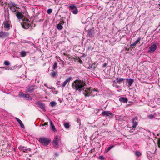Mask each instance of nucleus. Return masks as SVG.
Segmentation results:
<instances>
[{
  "mask_svg": "<svg viewBox=\"0 0 160 160\" xmlns=\"http://www.w3.org/2000/svg\"><path fill=\"white\" fill-rule=\"evenodd\" d=\"M85 85V84L83 81L77 80L74 82L72 86L73 89L81 92L82 90L84 92V87Z\"/></svg>",
  "mask_w": 160,
  "mask_h": 160,
  "instance_id": "obj_1",
  "label": "nucleus"
},
{
  "mask_svg": "<svg viewBox=\"0 0 160 160\" xmlns=\"http://www.w3.org/2000/svg\"><path fill=\"white\" fill-rule=\"evenodd\" d=\"M91 87L87 88L84 91L83 94L85 97H94L95 95H97V92H98V89L95 88L91 89Z\"/></svg>",
  "mask_w": 160,
  "mask_h": 160,
  "instance_id": "obj_2",
  "label": "nucleus"
},
{
  "mask_svg": "<svg viewBox=\"0 0 160 160\" xmlns=\"http://www.w3.org/2000/svg\"><path fill=\"white\" fill-rule=\"evenodd\" d=\"M38 140L44 146L48 145L51 142V140L49 138L44 137L40 138Z\"/></svg>",
  "mask_w": 160,
  "mask_h": 160,
  "instance_id": "obj_3",
  "label": "nucleus"
},
{
  "mask_svg": "<svg viewBox=\"0 0 160 160\" xmlns=\"http://www.w3.org/2000/svg\"><path fill=\"white\" fill-rule=\"evenodd\" d=\"M29 20L25 18H24V19L22 20L23 24L21 23L22 27L25 29H27L29 28L28 23Z\"/></svg>",
  "mask_w": 160,
  "mask_h": 160,
  "instance_id": "obj_4",
  "label": "nucleus"
},
{
  "mask_svg": "<svg viewBox=\"0 0 160 160\" xmlns=\"http://www.w3.org/2000/svg\"><path fill=\"white\" fill-rule=\"evenodd\" d=\"M70 10H71V12L74 14H76L78 13V10L76 6L74 5H72L69 6Z\"/></svg>",
  "mask_w": 160,
  "mask_h": 160,
  "instance_id": "obj_5",
  "label": "nucleus"
},
{
  "mask_svg": "<svg viewBox=\"0 0 160 160\" xmlns=\"http://www.w3.org/2000/svg\"><path fill=\"white\" fill-rule=\"evenodd\" d=\"M157 46L155 44H151L148 48V52L150 53H153L156 49Z\"/></svg>",
  "mask_w": 160,
  "mask_h": 160,
  "instance_id": "obj_6",
  "label": "nucleus"
},
{
  "mask_svg": "<svg viewBox=\"0 0 160 160\" xmlns=\"http://www.w3.org/2000/svg\"><path fill=\"white\" fill-rule=\"evenodd\" d=\"M35 86L34 85H29L26 88V92L29 93H31L33 92L34 91V87Z\"/></svg>",
  "mask_w": 160,
  "mask_h": 160,
  "instance_id": "obj_7",
  "label": "nucleus"
},
{
  "mask_svg": "<svg viewBox=\"0 0 160 160\" xmlns=\"http://www.w3.org/2000/svg\"><path fill=\"white\" fill-rule=\"evenodd\" d=\"M138 120V117H135L133 118L132 119V122L133 123L132 128H134V130H135V128L138 125V123L137 122Z\"/></svg>",
  "mask_w": 160,
  "mask_h": 160,
  "instance_id": "obj_8",
  "label": "nucleus"
},
{
  "mask_svg": "<svg viewBox=\"0 0 160 160\" xmlns=\"http://www.w3.org/2000/svg\"><path fill=\"white\" fill-rule=\"evenodd\" d=\"M102 114L103 116L106 117H107L108 116H112L114 115L113 113L109 111H103L102 112Z\"/></svg>",
  "mask_w": 160,
  "mask_h": 160,
  "instance_id": "obj_9",
  "label": "nucleus"
},
{
  "mask_svg": "<svg viewBox=\"0 0 160 160\" xmlns=\"http://www.w3.org/2000/svg\"><path fill=\"white\" fill-rule=\"evenodd\" d=\"M15 14H16V15L17 17V18L19 20L21 19L22 21V20L23 19H24V16L22 14L21 12H16Z\"/></svg>",
  "mask_w": 160,
  "mask_h": 160,
  "instance_id": "obj_10",
  "label": "nucleus"
},
{
  "mask_svg": "<svg viewBox=\"0 0 160 160\" xmlns=\"http://www.w3.org/2000/svg\"><path fill=\"white\" fill-rule=\"evenodd\" d=\"M58 138L56 136L53 141V144L54 147L57 148L58 147Z\"/></svg>",
  "mask_w": 160,
  "mask_h": 160,
  "instance_id": "obj_11",
  "label": "nucleus"
},
{
  "mask_svg": "<svg viewBox=\"0 0 160 160\" xmlns=\"http://www.w3.org/2000/svg\"><path fill=\"white\" fill-rule=\"evenodd\" d=\"M18 96L19 97H24L26 98H27V99L28 100H31L32 99V97L29 96L28 95L22 93L21 92L18 94Z\"/></svg>",
  "mask_w": 160,
  "mask_h": 160,
  "instance_id": "obj_12",
  "label": "nucleus"
},
{
  "mask_svg": "<svg viewBox=\"0 0 160 160\" xmlns=\"http://www.w3.org/2000/svg\"><path fill=\"white\" fill-rule=\"evenodd\" d=\"M36 104L42 109L44 110L45 108L44 104L40 101H37L36 103Z\"/></svg>",
  "mask_w": 160,
  "mask_h": 160,
  "instance_id": "obj_13",
  "label": "nucleus"
},
{
  "mask_svg": "<svg viewBox=\"0 0 160 160\" xmlns=\"http://www.w3.org/2000/svg\"><path fill=\"white\" fill-rule=\"evenodd\" d=\"M9 20H7L5 21L3 23V25L4 26V28L9 29L10 27V25L9 23Z\"/></svg>",
  "mask_w": 160,
  "mask_h": 160,
  "instance_id": "obj_14",
  "label": "nucleus"
},
{
  "mask_svg": "<svg viewBox=\"0 0 160 160\" xmlns=\"http://www.w3.org/2000/svg\"><path fill=\"white\" fill-rule=\"evenodd\" d=\"M8 36V32L1 31L0 32V37L2 38H4L7 37Z\"/></svg>",
  "mask_w": 160,
  "mask_h": 160,
  "instance_id": "obj_15",
  "label": "nucleus"
},
{
  "mask_svg": "<svg viewBox=\"0 0 160 160\" xmlns=\"http://www.w3.org/2000/svg\"><path fill=\"white\" fill-rule=\"evenodd\" d=\"M126 82L128 84L129 87L131 86L134 82V80L131 78L126 79Z\"/></svg>",
  "mask_w": 160,
  "mask_h": 160,
  "instance_id": "obj_16",
  "label": "nucleus"
},
{
  "mask_svg": "<svg viewBox=\"0 0 160 160\" xmlns=\"http://www.w3.org/2000/svg\"><path fill=\"white\" fill-rule=\"evenodd\" d=\"M159 115V113L158 112L155 113H154L153 114L149 115H148V117L150 119H152L154 117L155 118L156 117H158V116Z\"/></svg>",
  "mask_w": 160,
  "mask_h": 160,
  "instance_id": "obj_17",
  "label": "nucleus"
},
{
  "mask_svg": "<svg viewBox=\"0 0 160 160\" xmlns=\"http://www.w3.org/2000/svg\"><path fill=\"white\" fill-rule=\"evenodd\" d=\"M15 119L16 120V121L19 123L21 127L22 128H25L24 126V124H23L22 121L17 117H16Z\"/></svg>",
  "mask_w": 160,
  "mask_h": 160,
  "instance_id": "obj_18",
  "label": "nucleus"
},
{
  "mask_svg": "<svg viewBox=\"0 0 160 160\" xmlns=\"http://www.w3.org/2000/svg\"><path fill=\"white\" fill-rule=\"evenodd\" d=\"M88 35L90 37H92L94 32V30L93 29H90L88 31Z\"/></svg>",
  "mask_w": 160,
  "mask_h": 160,
  "instance_id": "obj_19",
  "label": "nucleus"
},
{
  "mask_svg": "<svg viewBox=\"0 0 160 160\" xmlns=\"http://www.w3.org/2000/svg\"><path fill=\"white\" fill-rule=\"evenodd\" d=\"M50 126L51 130L54 132L56 131V130L55 128V127L52 122L51 121H50Z\"/></svg>",
  "mask_w": 160,
  "mask_h": 160,
  "instance_id": "obj_20",
  "label": "nucleus"
},
{
  "mask_svg": "<svg viewBox=\"0 0 160 160\" xmlns=\"http://www.w3.org/2000/svg\"><path fill=\"white\" fill-rule=\"evenodd\" d=\"M119 100L121 102L126 103L128 102V99L127 98L122 97L119 98Z\"/></svg>",
  "mask_w": 160,
  "mask_h": 160,
  "instance_id": "obj_21",
  "label": "nucleus"
},
{
  "mask_svg": "<svg viewBox=\"0 0 160 160\" xmlns=\"http://www.w3.org/2000/svg\"><path fill=\"white\" fill-rule=\"evenodd\" d=\"M71 77H69L68 78L66 79L65 81H64V82H63V83L62 85V87L63 88H64L66 85L67 83L70 81V80L71 79Z\"/></svg>",
  "mask_w": 160,
  "mask_h": 160,
  "instance_id": "obj_22",
  "label": "nucleus"
},
{
  "mask_svg": "<svg viewBox=\"0 0 160 160\" xmlns=\"http://www.w3.org/2000/svg\"><path fill=\"white\" fill-rule=\"evenodd\" d=\"M9 8L11 10V11L12 12H18V10H17V7H12L11 6H8Z\"/></svg>",
  "mask_w": 160,
  "mask_h": 160,
  "instance_id": "obj_23",
  "label": "nucleus"
},
{
  "mask_svg": "<svg viewBox=\"0 0 160 160\" xmlns=\"http://www.w3.org/2000/svg\"><path fill=\"white\" fill-rule=\"evenodd\" d=\"M24 147H20L19 148V149L21 150H22V151H23L24 152H26V153H28V149H24Z\"/></svg>",
  "mask_w": 160,
  "mask_h": 160,
  "instance_id": "obj_24",
  "label": "nucleus"
},
{
  "mask_svg": "<svg viewBox=\"0 0 160 160\" xmlns=\"http://www.w3.org/2000/svg\"><path fill=\"white\" fill-rule=\"evenodd\" d=\"M58 72H52L50 73V75L53 77H55L57 75Z\"/></svg>",
  "mask_w": 160,
  "mask_h": 160,
  "instance_id": "obj_25",
  "label": "nucleus"
},
{
  "mask_svg": "<svg viewBox=\"0 0 160 160\" xmlns=\"http://www.w3.org/2000/svg\"><path fill=\"white\" fill-rule=\"evenodd\" d=\"M117 82H118V83L120 84L121 83V82L123 81L124 79L122 78H121L118 79V78H117Z\"/></svg>",
  "mask_w": 160,
  "mask_h": 160,
  "instance_id": "obj_26",
  "label": "nucleus"
},
{
  "mask_svg": "<svg viewBox=\"0 0 160 160\" xmlns=\"http://www.w3.org/2000/svg\"><path fill=\"white\" fill-rule=\"evenodd\" d=\"M8 6H11L12 7H17V5L13 2H11L8 4Z\"/></svg>",
  "mask_w": 160,
  "mask_h": 160,
  "instance_id": "obj_27",
  "label": "nucleus"
},
{
  "mask_svg": "<svg viewBox=\"0 0 160 160\" xmlns=\"http://www.w3.org/2000/svg\"><path fill=\"white\" fill-rule=\"evenodd\" d=\"M114 145H112L109 146L105 150V152H108L111 149L113 148L114 147Z\"/></svg>",
  "mask_w": 160,
  "mask_h": 160,
  "instance_id": "obj_28",
  "label": "nucleus"
},
{
  "mask_svg": "<svg viewBox=\"0 0 160 160\" xmlns=\"http://www.w3.org/2000/svg\"><path fill=\"white\" fill-rule=\"evenodd\" d=\"M20 53L21 56L22 57H24L26 55V52L24 51H22L20 52Z\"/></svg>",
  "mask_w": 160,
  "mask_h": 160,
  "instance_id": "obj_29",
  "label": "nucleus"
},
{
  "mask_svg": "<svg viewBox=\"0 0 160 160\" xmlns=\"http://www.w3.org/2000/svg\"><path fill=\"white\" fill-rule=\"evenodd\" d=\"M57 28L58 29L60 30L62 29L63 28L62 26L60 24H58L57 26Z\"/></svg>",
  "mask_w": 160,
  "mask_h": 160,
  "instance_id": "obj_30",
  "label": "nucleus"
},
{
  "mask_svg": "<svg viewBox=\"0 0 160 160\" xmlns=\"http://www.w3.org/2000/svg\"><path fill=\"white\" fill-rule=\"evenodd\" d=\"M135 154V155L138 157H139L141 155V153L138 151H136Z\"/></svg>",
  "mask_w": 160,
  "mask_h": 160,
  "instance_id": "obj_31",
  "label": "nucleus"
},
{
  "mask_svg": "<svg viewBox=\"0 0 160 160\" xmlns=\"http://www.w3.org/2000/svg\"><path fill=\"white\" fill-rule=\"evenodd\" d=\"M58 67V63L56 62H54V64L53 65V67L52 68L53 69H55L56 68H57Z\"/></svg>",
  "mask_w": 160,
  "mask_h": 160,
  "instance_id": "obj_32",
  "label": "nucleus"
},
{
  "mask_svg": "<svg viewBox=\"0 0 160 160\" xmlns=\"http://www.w3.org/2000/svg\"><path fill=\"white\" fill-rule=\"evenodd\" d=\"M64 126L67 129L69 128L70 127L69 124L68 122L65 123L64 124Z\"/></svg>",
  "mask_w": 160,
  "mask_h": 160,
  "instance_id": "obj_33",
  "label": "nucleus"
},
{
  "mask_svg": "<svg viewBox=\"0 0 160 160\" xmlns=\"http://www.w3.org/2000/svg\"><path fill=\"white\" fill-rule=\"evenodd\" d=\"M50 103L52 107L55 106L57 104L56 102L55 101H52L50 102Z\"/></svg>",
  "mask_w": 160,
  "mask_h": 160,
  "instance_id": "obj_34",
  "label": "nucleus"
},
{
  "mask_svg": "<svg viewBox=\"0 0 160 160\" xmlns=\"http://www.w3.org/2000/svg\"><path fill=\"white\" fill-rule=\"evenodd\" d=\"M4 63L6 66H9L10 64V62L8 61H4Z\"/></svg>",
  "mask_w": 160,
  "mask_h": 160,
  "instance_id": "obj_35",
  "label": "nucleus"
},
{
  "mask_svg": "<svg viewBox=\"0 0 160 160\" xmlns=\"http://www.w3.org/2000/svg\"><path fill=\"white\" fill-rule=\"evenodd\" d=\"M48 125V122H45L42 125V126L43 127V128H46V126Z\"/></svg>",
  "mask_w": 160,
  "mask_h": 160,
  "instance_id": "obj_36",
  "label": "nucleus"
},
{
  "mask_svg": "<svg viewBox=\"0 0 160 160\" xmlns=\"http://www.w3.org/2000/svg\"><path fill=\"white\" fill-rule=\"evenodd\" d=\"M5 18H7V20L9 18V10L8 9V10L7 15H5Z\"/></svg>",
  "mask_w": 160,
  "mask_h": 160,
  "instance_id": "obj_37",
  "label": "nucleus"
},
{
  "mask_svg": "<svg viewBox=\"0 0 160 160\" xmlns=\"http://www.w3.org/2000/svg\"><path fill=\"white\" fill-rule=\"evenodd\" d=\"M52 12V9H48V11H47V13L49 14H50Z\"/></svg>",
  "mask_w": 160,
  "mask_h": 160,
  "instance_id": "obj_38",
  "label": "nucleus"
},
{
  "mask_svg": "<svg viewBox=\"0 0 160 160\" xmlns=\"http://www.w3.org/2000/svg\"><path fill=\"white\" fill-rule=\"evenodd\" d=\"M141 39V38L140 37H138L137 40L135 42V43L136 44L138 43L140 41Z\"/></svg>",
  "mask_w": 160,
  "mask_h": 160,
  "instance_id": "obj_39",
  "label": "nucleus"
},
{
  "mask_svg": "<svg viewBox=\"0 0 160 160\" xmlns=\"http://www.w3.org/2000/svg\"><path fill=\"white\" fill-rule=\"evenodd\" d=\"M20 67H21V66H19V65H18V66L16 65L14 67V68L15 69H19L20 68Z\"/></svg>",
  "mask_w": 160,
  "mask_h": 160,
  "instance_id": "obj_40",
  "label": "nucleus"
},
{
  "mask_svg": "<svg viewBox=\"0 0 160 160\" xmlns=\"http://www.w3.org/2000/svg\"><path fill=\"white\" fill-rule=\"evenodd\" d=\"M99 158L101 160H103L104 159V158L103 156L101 155L99 156Z\"/></svg>",
  "mask_w": 160,
  "mask_h": 160,
  "instance_id": "obj_41",
  "label": "nucleus"
},
{
  "mask_svg": "<svg viewBox=\"0 0 160 160\" xmlns=\"http://www.w3.org/2000/svg\"><path fill=\"white\" fill-rule=\"evenodd\" d=\"M136 43H135V42H134V43H133L131 44L130 45V47H132V46H133L134 47H135L136 45Z\"/></svg>",
  "mask_w": 160,
  "mask_h": 160,
  "instance_id": "obj_42",
  "label": "nucleus"
},
{
  "mask_svg": "<svg viewBox=\"0 0 160 160\" xmlns=\"http://www.w3.org/2000/svg\"><path fill=\"white\" fill-rule=\"evenodd\" d=\"M107 63L106 62H105L104 63V64L103 65L102 67L103 68H105L107 66Z\"/></svg>",
  "mask_w": 160,
  "mask_h": 160,
  "instance_id": "obj_43",
  "label": "nucleus"
},
{
  "mask_svg": "<svg viewBox=\"0 0 160 160\" xmlns=\"http://www.w3.org/2000/svg\"><path fill=\"white\" fill-rule=\"evenodd\" d=\"M158 147L160 148V139H159L158 141Z\"/></svg>",
  "mask_w": 160,
  "mask_h": 160,
  "instance_id": "obj_44",
  "label": "nucleus"
},
{
  "mask_svg": "<svg viewBox=\"0 0 160 160\" xmlns=\"http://www.w3.org/2000/svg\"><path fill=\"white\" fill-rule=\"evenodd\" d=\"M40 14L39 12H37L35 14V17H38V15H39V14Z\"/></svg>",
  "mask_w": 160,
  "mask_h": 160,
  "instance_id": "obj_45",
  "label": "nucleus"
},
{
  "mask_svg": "<svg viewBox=\"0 0 160 160\" xmlns=\"http://www.w3.org/2000/svg\"><path fill=\"white\" fill-rule=\"evenodd\" d=\"M58 100L60 103H61L62 101V99L60 98H59Z\"/></svg>",
  "mask_w": 160,
  "mask_h": 160,
  "instance_id": "obj_46",
  "label": "nucleus"
},
{
  "mask_svg": "<svg viewBox=\"0 0 160 160\" xmlns=\"http://www.w3.org/2000/svg\"><path fill=\"white\" fill-rule=\"evenodd\" d=\"M0 68L2 69H5V70H9V69H7V68L4 67H1Z\"/></svg>",
  "mask_w": 160,
  "mask_h": 160,
  "instance_id": "obj_47",
  "label": "nucleus"
},
{
  "mask_svg": "<svg viewBox=\"0 0 160 160\" xmlns=\"http://www.w3.org/2000/svg\"><path fill=\"white\" fill-rule=\"evenodd\" d=\"M32 25L31 23H29V25H28V27H29V28L31 27H32Z\"/></svg>",
  "mask_w": 160,
  "mask_h": 160,
  "instance_id": "obj_48",
  "label": "nucleus"
},
{
  "mask_svg": "<svg viewBox=\"0 0 160 160\" xmlns=\"http://www.w3.org/2000/svg\"><path fill=\"white\" fill-rule=\"evenodd\" d=\"M79 61V63H81V64H82V63H83L82 61V60H81V59H79V61Z\"/></svg>",
  "mask_w": 160,
  "mask_h": 160,
  "instance_id": "obj_49",
  "label": "nucleus"
},
{
  "mask_svg": "<svg viewBox=\"0 0 160 160\" xmlns=\"http://www.w3.org/2000/svg\"><path fill=\"white\" fill-rule=\"evenodd\" d=\"M55 155L56 156H57V157L58 156V155H59V154H58V153H55Z\"/></svg>",
  "mask_w": 160,
  "mask_h": 160,
  "instance_id": "obj_50",
  "label": "nucleus"
},
{
  "mask_svg": "<svg viewBox=\"0 0 160 160\" xmlns=\"http://www.w3.org/2000/svg\"><path fill=\"white\" fill-rule=\"evenodd\" d=\"M44 86L48 88H49V87L47 86V84H44Z\"/></svg>",
  "mask_w": 160,
  "mask_h": 160,
  "instance_id": "obj_51",
  "label": "nucleus"
},
{
  "mask_svg": "<svg viewBox=\"0 0 160 160\" xmlns=\"http://www.w3.org/2000/svg\"><path fill=\"white\" fill-rule=\"evenodd\" d=\"M113 82H114V83H118V82H117V81H115V80H114V81H113Z\"/></svg>",
  "mask_w": 160,
  "mask_h": 160,
  "instance_id": "obj_52",
  "label": "nucleus"
},
{
  "mask_svg": "<svg viewBox=\"0 0 160 160\" xmlns=\"http://www.w3.org/2000/svg\"><path fill=\"white\" fill-rule=\"evenodd\" d=\"M28 149V150L29 151H30L31 150V149L30 148H28V149Z\"/></svg>",
  "mask_w": 160,
  "mask_h": 160,
  "instance_id": "obj_53",
  "label": "nucleus"
},
{
  "mask_svg": "<svg viewBox=\"0 0 160 160\" xmlns=\"http://www.w3.org/2000/svg\"><path fill=\"white\" fill-rule=\"evenodd\" d=\"M57 84H58V85L59 87H60V86L61 85L59 84H58V83H57Z\"/></svg>",
  "mask_w": 160,
  "mask_h": 160,
  "instance_id": "obj_54",
  "label": "nucleus"
},
{
  "mask_svg": "<svg viewBox=\"0 0 160 160\" xmlns=\"http://www.w3.org/2000/svg\"><path fill=\"white\" fill-rule=\"evenodd\" d=\"M158 8H159L160 9V4H158Z\"/></svg>",
  "mask_w": 160,
  "mask_h": 160,
  "instance_id": "obj_55",
  "label": "nucleus"
},
{
  "mask_svg": "<svg viewBox=\"0 0 160 160\" xmlns=\"http://www.w3.org/2000/svg\"><path fill=\"white\" fill-rule=\"evenodd\" d=\"M92 65L91 66H89V68H92Z\"/></svg>",
  "mask_w": 160,
  "mask_h": 160,
  "instance_id": "obj_56",
  "label": "nucleus"
},
{
  "mask_svg": "<svg viewBox=\"0 0 160 160\" xmlns=\"http://www.w3.org/2000/svg\"><path fill=\"white\" fill-rule=\"evenodd\" d=\"M42 20L41 19H40L39 20V21L40 22V21H42Z\"/></svg>",
  "mask_w": 160,
  "mask_h": 160,
  "instance_id": "obj_57",
  "label": "nucleus"
},
{
  "mask_svg": "<svg viewBox=\"0 0 160 160\" xmlns=\"http://www.w3.org/2000/svg\"><path fill=\"white\" fill-rule=\"evenodd\" d=\"M152 134H153V135H155L154 133H152Z\"/></svg>",
  "mask_w": 160,
  "mask_h": 160,
  "instance_id": "obj_58",
  "label": "nucleus"
}]
</instances>
